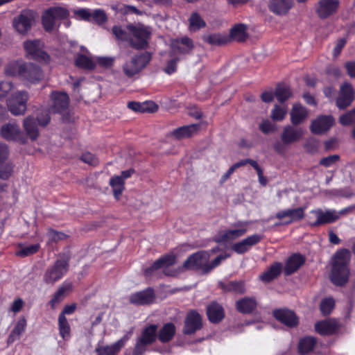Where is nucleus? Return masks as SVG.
Wrapping results in <instances>:
<instances>
[{"label": "nucleus", "instance_id": "dca6fc26", "mask_svg": "<svg viewBox=\"0 0 355 355\" xmlns=\"http://www.w3.org/2000/svg\"><path fill=\"white\" fill-rule=\"evenodd\" d=\"M132 334V330L126 333L121 339L110 345L98 346L95 349L97 355H116L125 346Z\"/></svg>", "mask_w": 355, "mask_h": 355}, {"label": "nucleus", "instance_id": "c756f323", "mask_svg": "<svg viewBox=\"0 0 355 355\" xmlns=\"http://www.w3.org/2000/svg\"><path fill=\"white\" fill-rule=\"evenodd\" d=\"M202 40L211 46H223L230 42V37L221 33H207L202 35Z\"/></svg>", "mask_w": 355, "mask_h": 355}, {"label": "nucleus", "instance_id": "2f4dec72", "mask_svg": "<svg viewBox=\"0 0 355 355\" xmlns=\"http://www.w3.org/2000/svg\"><path fill=\"white\" fill-rule=\"evenodd\" d=\"M218 287L224 292L234 293L239 295L244 294L246 291L244 280L230 281L227 282L220 281L218 282Z\"/></svg>", "mask_w": 355, "mask_h": 355}, {"label": "nucleus", "instance_id": "a878e982", "mask_svg": "<svg viewBox=\"0 0 355 355\" xmlns=\"http://www.w3.org/2000/svg\"><path fill=\"white\" fill-rule=\"evenodd\" d=\"M293 4V0H270L268 7L273 14L284 16L288 13Z\"/></svg>", "mask_w": 355, "mask_h": 355}, {"label": "nucleus", "instance_id": "5fc2aeb1", "mask_svg": "<svg viewBox=\"0 0 355 355\" xmlns=\"http://www.w3.org/2000/svg\"><path fill=\"white\" fill-rule=\"evenodd\" d=\"M112 33L115 37L120 41H125L128 42L129 31L127 29H123L120 26H114L112 28Z\"/></svg>", "mask_w": 355, "mask_h": 355}, {"label": "nucleus", "instance_id": "ddd939ff", "mask_svg": "<svg viewBox=\"0 0 355 355\" xmlns=\"http://www.w3.org/2000/svg\"><path fill=\"white\" fill-rule=\"evenodd\" d=\"M202 328V318L196 310L189 311L184 319L182 332L184 335H192Z\"/></svg>", "mask_w": 355, "mask_h": 355}, {"label": "nucleus", "instance_id": "20e7f679", "mask_svg": "<svg viewBox=\"0 0 355 355\" xmlns=\"http://www.w3.org/2000/svg\"><path fill=\"white\" fill-rule=\"evenodd\" d=\"M69 268V263L65 259H58L49 266L44 272L43 281L45 284L53 285L61 279L67 273Z\"/></svg>", "mask_w": 355, "mask_h": 355}, {"label": "nucleus", "instance_id": "412c9836", "mask_svg": "<svg viewBox=\"0 0 355 355\" xmlns=\"http://www.w3.org/2000/svg\"><path fill=\"white\" fill-rule=\"evenodd\" d=\"M311 213H314L317 217L315 221L311 223V227H318L324 224L333 223L339 219L338 214L335 209H327L325 211L321 209L312 210Z\"/></svg>", "mask_w": 355, "mask_h": 355}, {"label": "nucleus", "instance_id": "a18cd8bd", "mask_svg": "<svg viewBox=\"0 0 355 355\" xmlns=\"http://www.w3.org/2000/svg\"><path fill=\"white\" fill-rule=\"evenodd\" d=\"M189 28L191 31H196L206 26V22L196 12L191 14L189 19Z\"/></svg>", "mask_w": 355, "mask_h": 355}, {"label": "nucleus", "instance_id": "72a5a7b5", "mask_svg": "<svg viewBox=\"0 0 355 355\" xmlns=\"http://www.w3.org/2000/svg\"><path fill=\"white\" fill-rule=\"evenodd\" d=\"M338 324L331 320H321L315 324V330L321 336L334 335L337 331Z\"/></svg>", "mask_w": 355, "mask_h": 355}, {"label": "nucleus", "instance_id": "49530a36", "mask_svg": "<svg viewBox=\"0 0 355 355\" xmlns=\"http://www.w3.org/2000/svg\"><path fill=\"white\" fill-rule=\"evenodd\" d=\"M110 184L113 189L114 197L119 199L124 189V180L123 178L120 176L112 177L110 180Z\"/></svg>", "mask_w": 355, "mask_h": 355}, {"label": "nucleus", "instance_id": "052dcab7", "mask_svg": "<svg viewBox=\"0 0 355 355\" xmlns=\"http://www.w3.org/2000/svg\"><path fill=\"white\" fill-rule=\"evenodd\" d=\"M259 130L263 134H269L271 132H274L276 130L275 124L272 123L269 120H263L259 124Z\"/></svg>", "mask_w": 355, "mask_h": 355}, {"label": "nucleus", "instance_id": "774afa93", "mask_svg": "<svg viewBox=\"0 0 355 355\" xmlns=\"http://www.w3.org/2000/svg\"><path fill=\"white\" fill-rule=\"evenodd\" d=\"M8 146L3 143H0V164L6 162L9 157Z\"/></svg>", "mask_w": 355, "mask_h": 355}, {"label": "nucleus", "instance_id": "58836bf2", "mask_svg": "<svg viewBox=\"0 0 355 355\" xmlns=\"http://www.w3.org/2000/svg\"><path fill=\"white\" fill-rule=\"evenodd\" d=\"M316 343L317 340L315 337L305 336L302 338L298 343L299 354L301 355L309 354L313 349Z\"/></svg>", "mask_w": 355, "mask_h": 355}, {"label": "nucleus", "instance_id": "7ed1b4c3", "mask_svg": "<svg viewBox=\"0 0 355 355\" xmlns=\"http://www.w3.org/2000/svg\"><path fill=\"white\" fill-rule=\"evenodd\" d=\"M69 16V10L64 7L53 6L44 10L42 15V24L46 32H51L60 26L59 21Z\"/></svg>", "mask_w": 355, "mask_h": 355}, {"label": "nucleus", "instance_id": "9b49d317", "mask_svg": "<svg viewBox=\"0 0 355 355\" xmlns=\"http://www.w3.org/2000/svg\"><path fill=\"white\" fill-rule=\"evenodd\" d=\"M1 136L7 141H17L21 144H26V137L16 123H7L0 129Z\"/></svg>", "mask_w": 355, "mask_h": 355}, {"label": "nucleus", "instance_id": "aec40b11", "mask_svg": "<svg viewBox=\"0 0 355 355\" xmlns=\"http://www.w3.org/2000/svg\"><path fill=\"white\" fill-rule=\"evenodd\" d=\"M335 120L331 115H320L312 121L310 130L315 135L327 132L334 124Z\"/></svg>", "mask_w": 355, "mask_h": 355}, {"label": "nucleus", "instance_id": "393cba45", "mask_svg": "<svg viewBox=\"0 0 355 355\" xmlns=\"http://www.w3.org/2000/svg\"><path fill=\"white\" fill-rule=\"evenodd\" d=\"M303 135L304 131L301 128L288 125L283 129L281 135L282 141L284 145H289L300 140Z\"/></svg>", "mask_w": 355, "mask_h": 355}, {"label": "nucleus", "instance_id": "2eb2a0df", "mask_svg": "<svg viewBox=\"0 0 355 355\" xmlns=\"http://www.w3.org/2000/svg\"><path fill=\"white\" fill-rule=\"evenodd\" d=\"M273 317L289 328H294L299 324V318L296 313L288 309H276L272 311Z\"/></svg>", "mask_w": 355, "mask_h": 355}, {"label": "nucleus", "instance_id": "13d9d810", "mask_svg": "<svg viewBox=\"0 0 355 355\" xmlns=\"http://www.w3.org/2000/svg\"><path fill=\"white\" fill-rule=\"evenodd\" d=\"M47 236L49 238V241L55 243L64 240L67 237V236L64 233L62 232L55 231L53 229L49 230L47 232Z\"/></svg>", "mask_w": 355, "mask_h": 355}, {"label": "nucleus", "instance_id": "f03ea898", "mask_svg": "<svg viewBox=\"0 0 355 355\" xmlns=\"http://www.w3.org/2000/svg\"><path fill=\"white\" fill-rule=\"evenodd\" d=\"M127 29L129 31L128 44L131 47L137 50L147 48L151 35L148 28L141 24H129Z\"/></svg>", "mask_w": 355, "mask_h": 355}, {"label": "nucleus", "instance_id": "bf43d9fd", "mask_svg": "<svg viewBox=\"0 0 355 355\" xmlns=\"http://www.w3.org/2000/svg\"><path fill=\"white\" fill-rule=\"evenodd\" d=\"M286 114V110L284 108L275 105L271 113V117L274 121H282Z\"/></svg>", "mask_w": 355, "mask_h": 355}, {"label": "nucleus", "instance_id": "f3484780", "mask_svg": "<svg viewBox=\"0 0 355 355\" xmlns=\"http://www.w3.org/2000/svg\"><path fill=\"white\" fill-rule=\"evenodd\" d=\"M155 297L154 288L149 287L143 291L130 294L128 297V300L130 304L134 305H148L153 303Z\"/></svg>", "mask_w": 355, "mask_h": 355}, {"label": "nucleus", "instance_id": "423d86ee", "mask_svg": "<svg viewBox=\"0 0 355 355\" xmlns=\"http://www.w3.org/2000/svg\"><path fill=\"white\" fill-rule=\"evenodd\" d=\"M210 252L205 250L198 251L187 257L184 261L182 268L184 270H200L204 274V268L209 261Z\"/></svg>", "mask_w": 355, "mask_h": 355}, {"label": "nucleus", "instance_id": "b1692460", "mask_svg": "<svg viewBox=\"0 0 355 355\" xmlns=\"http://www.w3.org/2000/svg\"><path fill=\"white\" fill-rule=\"evenodd\" d=\"M206 314L209 321L212 324H218L225 316L223 306L217 302H211L206 308Z\"/></svg>", "mask_w": 355, "mask_h": 355}, {"label": "nucleus", "instance_id": "4be33fe9", "mask_svg": "<svg viewBox=\"0 0 355 355\" xmlns=\"http://www.w3.org/2000/svg\"><path fill=\"white\" fill-rule=\"evenodd\" d=\"M305 208L297 207L295 209H286L277 211L275 214V218L277 219H283L288 217L289 218L284 221L285 225H290L293 223L298 222L303 219L305 216Z\"/></svg>", "mask_w": 355, "mask_h": 355}, {"label": "nucleus", "instance_id": "4d7b16f0", "mask_svg": "<svg viewBox=\"0 0 355 355\" xmlns=\"http://www.w3.org/2000/svg\"><path fill=\"white\" fill-rule=\"evenodd\" d=\"M339 122L343 125L347 126L355 123V109L341 115Z\"/></svg>", "mask_w": 355, "mask_h": 355}, {"label": "nucleus", "instance_id": "69168bd1", "mask_svg": "<svg viewBox=\"0 0 355 355\" xmlns=\"http://www.w3.org/2000/svg\"><path fill=\"white\" fill-rule=\"evenodd\" d=\"M92 19L98 24H102L107 20V16L104 11L101 10H96L92 14Z\"/></svg>", "mask_w": 355, "mask_h": 355}, {"label": "nucleus", "instance_id": "c85d7f7f", "mask_svg": "<svg viewBox=\"0 0 355 355\" xmlns=\"http://www.w3.org/2000/svg\"><path fill=\"white\" fill-rule=\"evenodd\" d=\"M33 18L30 13L23 12L13 19V26L17 32L26 33L31 28Z\"/></svg>", "mask_w": 355, "mask_h": 355}, {"label": "nucleus", "instance_id": "39448f33", "mask_svg": "<svg viewBox=\"0 0 355 355\" xmlns=\"http://www.w3.org/2000/svg\"><path fill=\"white\" fill-rule=\"evenodd\" d=\"M28 94L25 91L17 92L7 100L9 111L15 116L24 115L26 110Z\"/></svg>", "mask_w": 355, "mask_h": 355}, {"label": "nucleus", "instance_id": "de8ad7c7", "mask_svg": "<svg viewBox=\"0 0 355 355\" xmlns=\"http://www.w3.org/2000/svg\"><path fill=\"white\" fill-rule=\"evenodd\" d=\"M75 64L85 69H92L95 67L94 62L89 57L79 54L75 60Z\"/></svg>", "mask_w": 355, "mask_h": 355}, {"label": "nucleus", "instance_id": "0e129e2a", "mask_svg": "<svg viewBox=\"0 0 355 355\" xmlns=\"http://www.w3.org/2000/svg\"><path fill=\"white\" fill-rule=\"evenodd\" d=\"M80 159L91 166H96L98 164V159L93 154L90 153H83L80 157Z\"/></svg>", "mask_w": 355, "mask_h": 355}, {"label": "nucleus", "instance_id": "338daca9", "mask_svg": "<svg viewBox=\"0 0 355 355\" xmlns=\"http://www.w3.org/2000/svg\"><path fill=\"white\" fill-rule=\"evenodd\" d=\"M12 84L9 81L0 82V99L6 96L10 91L12 89Z\"/></svg>", "mask_w": 355, "mask_h": 355}, {"label": "nucleus", "instance_id": "a19ab883", "mask_svg": "<svg viewBox=\"0 0 355 355\" xmlns=\"http://www.w3.org/2000/svg\"><path fill=\"white\" fill-rule=\"evenodd\" d=\"M275 95L277 101L283 103L292 96V92L288 86L285 84L279 83L277 85Z\"/></svg>", "mask_w": 355, "mask_h": 355}, {"label": "nucleus", "instance_id": "ea45409f", "mask_svg": "<svg viewBox=\"0 0 355 355\" xmlns=\"http://www.w3.org/2000/svg\"><path fill=\"white\" fill-rule=\"evenodd\" d=\"M175 334V327L172 322H168L159 330L157 338L162 343L170 341Z\"/></svg>", "mask_w": 355, "mask_h": 355}, {"label": "nucleus", "instance_id": "cd10ccee", "mask_svg": "<svg viewBox=\"0 0 355 355\" xmlns=\"http://www.w3.org/2000/svg\"><path fill=\"white\" fill-rule=\"evenodd\" d=\"M306 258L304 255L299 252L291 254L285 263L284 272L286 275H291L295 272L298 269L304 264Z\"/></svg>", "mask_w": 355, "mask_h": 355}, {"label": "nucleus", "instance_id": "e2e57ef3", "mask_svg": "<svg viewBox=\"0 0 355 355\" xmlns=\"http://www.w3.org/2000/svg\"><path fill=\"white\" fill-rule=\"evenodd\" d=\"M50 115L48 110H41L37 113V120L42 126H46L50 121Z\"/></svg>", "mask_w": 355, "mask_h": 355}, {"label": "nucleus", "instance_id": "603ef678", "mask_svg": "<svg viewBox=\"0 0 355 355\" xmlns=\"http://www.w3.org/2000/svg\"><path fill=\"white\" fill-rule=\"evenodd\" d=\"M173 56V55H172L171 57L168 55L170 58L166 60V67L162 68V71L168 75H171L176 72L178 68V62L180 60L179 58Z\"/></svg>", "mask_w": 355, "mask_h": 355}, {"label": "nucleus", "instance_id": "79ce46f5", "mask_svg": "<svg viewBox=\"0 0 355 355\" xmlns=\"http://www.w3.org/2000/svg\"><path fill=\"white\" fill-rule=\"evenodd\" d=\"M246 28V25L236 24L230 29V36L232 38H236L239 42H243L247 37Z\"/></svg>", "mask_w": 355, "mask_h": 355}, {"label": "nucleus", "instance_id": "864d4df0", "mask_svg": "<svg viewBox=\"0 0 355 355\" xmlns=\"http://www.w3.org/2000/svg\"><path fill=\"white\" fill-rule=\"evenodd\" d=\"M335 306V302L333 298H325L320 302V309L323 315H327L331 313Z\"/></svg>", "mask_w": 355, "mask_h": 355}, {"label": "nucleus", "instance_id": "3c124183", "mask_svg": "<svg viewBox=\"0 0 355 355\" xmlns=\"http://www.w3.org/2000/svg\"><path fill=\"white\" fill-rule=\"evenodd\" d=\"M39 244H32L27 246L21 247L16 252V254L21 257H25L36 253L40 249Z\"/></svg>", "mask_w": 355, "mask_h": 355}, {"label": "nucleus", "instance_id": "6e6d98bb", "mask_svg": "<svg viewBox=\"0 0 355 355\" xmlns=\"http://www.w3.org/2000/svg\"><path fill=\"white\" fill-rule=\"evenodd\" d=\"M13 171V165L10 162H5L0 164V178L8 180Z\"/></svg>", "mask_w": 355, "mask_h": 355}, {"label": "nucleus", "instance_id": "e433bc0d", "mask_svg": "<svg viewBox=\"0 0 355 355\" xmlns=\"http://www.w3.org/2000/svg\"><path fill=\"white\" fill-rule=\"evenodd\" d=\"M282 271V264L280 262H275L267 270L260 276L262 282L269 283L280 275Z\"/></svg>", "mask_w": 355, "mask_h": 355}, {"label": "nucleus", "instance_id": "8fccbe9b", "mask_svg": "<svg viewBox=\"0 0 355 355\" xmlns=\"http://www.w3.org/2000/svg\"><path fill=\"white\" fill-rule=\"evenodd\" d=\"M176 257L173 254H166L157 259V269L170 267L175 264Z\"/></svg>", "mask_w": 355, "mask_h": 355}, {"label": "nucleus", "instance_id": "7c9ffc66", "mask_svg": "<svg viewBox=\"0 0 355 355\" xmlns=\"http://www.w3.org/2000/svg\"><path fill=\"white\" fill-rule=\"evenodd\" d=\"M257 306V302L254 297H244L235 303L236 309L243 314L252 313Z\"/></svg>", "mask_w": 355, "mask_h": 355}, {"label": "nucleus", "instance_id": "6ab92c4d", "mask_svg": "<svg viewBox=\"0 0 355 355\" xmlns=\"http://www.w3.org/2000/svg\"><path fill=\"white\" fill-rule=\"evenodd\" d=\"M354 98V89L352 85L345 82L340 88L339 95L336 99V105L340 110H344L351 105Z\"/></svg>", "mask_w": 355, "mask_h": 355}, {"label": "nucleus", "instance_id": "9d476101", "mask_svg": "<svg viewBox=\"0 0 355 355\" xmlns=\"http://www.w3.org/2000/svg\"><path fill=\"white\" fill-rule=\"evenodd\" d=\"M35 71L36 76H40L39 73L33 67V64H26L22 61H12L9 62L5 68V73L11 76H21L28 77V78L33 79V77L30 76V72Z\"/></svg>", "mask_w": 355, "mask_h": 355}, {"label": "nucleus", "instance_id": "680f3d73", "mask_svg": "<svg viewBox=\"0 0 355 355\" xmlns=\"http://www.w3.org/2000/svg\"><path fill=\"white\" fill-rule=\"evenodd\" d=\"M340 159L339 155H329L325 157H322L320 162L319 164L321 166H323L324 167H330L333 164H334L336 162H338Z\"/></svg>", "mask_w": 355, "mask_h": 355}, {"label": "nucleus", "instance_id": "6e6552de", "mask_svg": "<svg viewBox=\"0 0 355 355\" xmlns=\"http://www.w3.org/2000/svg\"><path fill=\"white\" fill-rule=\"evenodd\" d=\"M155 340V324H151L142 331L141 336L137 339L132 355H144L148 346Z\"/></svg>", "mask_w": 355, "mask_h": 355}, {"label": "nucleus", "instance_id": "4468645a", "mask_svg": "<svg viewBox=\"0 0 355 355\" xmlns=\"http://www.w3.org/2000/svg\"><path fill=\"white\" fill-rule=\"evenodd\" d=\"M339 6V0H320L315 6V12L320 19H326L338 12Z\"/></svg>", "mask_w": 355, "mask_h": 355}, {"label": "nucleus", "instance_id": "5701e85b", "mask_svg": "<svg viewBox=\"0 0 355 355\" xmlns=\"http://www.w3.org/2000/svg\"><path fill=\"white\" fill-rule=\"evenodd\" d=\"M262 238L263 236L260 234H252L245 239L235 243L232 245V250L239 254H243L247 252L252 246L259 243L262 240Z\"/></svg>", "mask_w": 355, "mask_h": 355}, {"label": "nucleus", "instance_id": "f257e3e1", "mask_svg": "<svg viewBox=\"0 0 355 355\" xmlns=\"http://www.w3.org/2000/svg\"><path fill=\"white\" fill-rule=\"evenodd\" d=\"M350 258L351 252L346 248L340 249L334 254L330 279L334 285L343 286L348 282Z\"/></svg>", "mask_w": 355, "mask_h": 355}, {"label": "nucleus", "instance_id": "c03bdc74", "mask_svg": "<svg viewBox=\"0 0 355 355\" xmlns=\"http://www.w3.org/2000/svg\"><path fill=\"white\" fill-rule=\"evenodd\" d=\"M58 327L60 336L64 340L68 339L70 337L71 327L63 314H60L58 316Z\"/></svg>", "mask_w": 355, "mask_h": 355}, {"label": "nucleus", "instance_id": "f704fd0d", "mask_svg": "<svg viewBox=\"0 0 355 355\" xmlns=\"http://www.w3.org/2000/svg\"><path fill=\"white\" fill-rule=\"evenodd\" d=\"M199 128V124L183 125L174 129L172 132V135L177 139L189 138L197 132Z\"/></svg>", "mask_w": 355, "mask_h": 355}, {"label": "nucleus", "instance_id": "37998d69", "mask_svg": "<svg viewBox=\"0 0 355 355\" xmlns=\"http://www.w3.org/2000/svg\"><path fill=\"white\" fill-rule=\"evenodd\" d=\"M26 324V320L24 318H20L10 332L8 341L14 342L15 340L18 339L21 334L25 331Z\"/></svg>", "mask_w": 355, "mask_h": 355}, {"label": "nucleus", "instance_id": "bb28decb", "mask_svg": "<svg viewBox=\"0 0 355 355\" xmlns=\"http://www.w3.org/2000/svg\"><path fill=\"white\" fill-rule=\"evenodd\" d=\"M51 108L54 112L61 113L68 109L69 98L65 92H53L51 95Z\"/></svg>", "mask_w": 355, "mask_h": 355}, {"label": "nucleus", "instance_id": "c9c22d12", "mask_svg": "<svg viewBox=\"0 0 355 355\" xmlns=\"http://www.w3.org/2000/svg\"><path fill=\"white\" fill-rule=\"evenodd\" d=\"M23 128L27 136L31 140H35L39 136V129L36 120L33 116H28L24 119Z\"/></svg>", "mask_w": 355, "mask_h": 355}, {"label": "nucleus", "instance_id": "0eeeda50", "mask_svg": "<svg viewBox=\"0 0 355 355\" xmlns=\"http://www.w3.org/2000/svg\"><path fill=\"white\" fill-rule=\"evenodd\" d=\"M26 57L29 59L47 63L49 55L44 51L43 44L39 40H28L24 43Z\"/></svg>", "mask_w": 355, "mask_h": 355}, {"label": "nucleus", "instance_id": "473e14b6", "mask_svg": "<svg viewBox=\"0 0 355 355\" xmlns=\"http://www.w3.org/2000/svg\"><path fill=\"white\" fill-rule=\"evenodd\" d=\"M291 121L293 125L302 123L308 116V110L301 103H295L290 113Z\"/></svg>", "mask_w": 355, "mask_h": 355}, {"label": "nucleus", "instance_id": "f8f14e48", "mask_svg": "<svg viewBox=\"0 0 355 355\" xmlns=\"http://www.w3.org/2000/svg\"><path fill=\"white\" fill-rule=\"evenodd\" d=\"M148 61L147 55L143 53L137 55L124 64L123 71L128 77H132L144 68Z\"/></svg>", "mask_w": 355, "mask_h": 355}, {"label": "nucleus", "instance_id": "09e8293b", "mask_svg": "<svg viewBox=\"0 0 355 355\" xmlns=\"http://www.w3.org/2000/svg\"><path fill=\"white\" fill-rule=\"evenodd\" d=\"M229 257L230 255L227 254H220L211 262H209L208 261L204 268V274H208L213 269L218 266L223 260L226 259Z\"/></svg>", "mask_w": 355, "mask_h": 355}, {"label": "nucleus", "instance_id": "4c0bfd02", "mask_svg": "<svg viewBox=\"0 0 355 355\" xmlns=\"http://www.w3.org/2000/svg\"><path fill=\"white\" fill-rule=\"evenodd\" d=\"M128 107L134 112L141 113L154 112L155 111V103L150 101L143 103L130 101L128 103Z\"/></svg>", "mask_w": 355, "mask_h": 355}, {"label": "nucleus", "instance_id": "a211bd4d", "mask_svg": "<svg viewBox=\"0 0 355 355\" xmlns=\"http://www.w3.org/2000/svg\"><path fill=\"white\" fill-rule=\"evenodd\" d=\"M246 224V223L242 221H239L238 223H234V226L239 227V229L227 230L221 232L215 238L214 241L216 243H224L234 240L243 236L247 232V229L245 227Z\"/></svg>", "mask_w": 355, "mask_h": 355}, {"label": "nucleus", "instance_id": "1a4fd4ad", "mask_svg": "<svg viewBox=\"0 0 355 355\" xmlns=\"http://www.w3.org/2000/svg\"><path fill=\"white\" fill-rule=\"evenodd\" d=\"M195 48L193 40L188 36L173 39L170 43V49L168 55L173 54L189 55Z\"/></svg>", "mask_w": 355, "mask_h": 355}]
</instances>
